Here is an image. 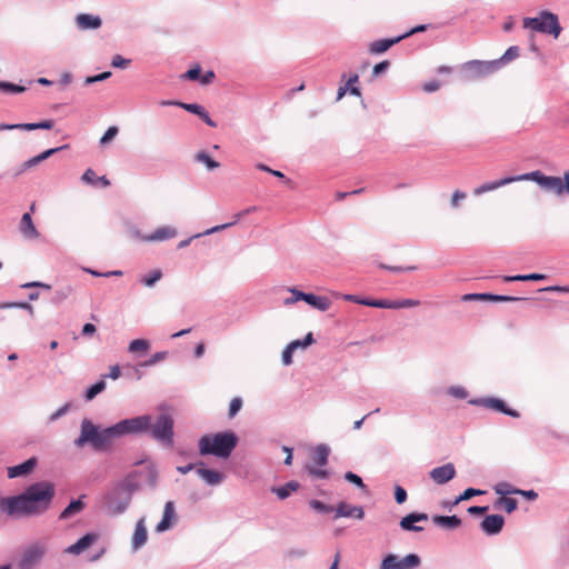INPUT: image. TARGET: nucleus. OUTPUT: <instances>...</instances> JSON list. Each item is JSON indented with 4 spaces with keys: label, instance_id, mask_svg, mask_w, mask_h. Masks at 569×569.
<instances>
[{
    "label": "nucleus",
    "instance_id": "nucleus-1",
    "mask_svg": "<svg viewBox=\"0 0 569 569\" xmlns=\"http://www.w3.org/2000/svg\"><path fill=\"white\" fill-rule=\"evenodd\" d=\"M53 496V485L41 481L31 485L19 496L2 499L0 508L13 517L36 516L49 508Z\"/></svg>",
    "mask_w": 569,
    "mask_h": 569
},
{
    "label": "nucleus",
    "instance_id": "nucleus-2",
    "mask_svg": "<svg viewBox=\"0 0 569 569\" xmlns=\"http://www.w3.org/2000/svg\"><path fill=\"white\" fill-rule=\"evenodd\" d=\"M116 438H120L116 425L99 430L89 419L81 421L80 436L74 440V445L79 448L86 443H90L96 451L108 450Z\"/></svg>",
    "mask_w": 569,
    "mask_h": 569
},
{
    "label": "nucleus",
    "instance_id": "nucleus-3",
    "mask_svg": "<svg viewBox=\"0 0 569 569\" xmlns=\"http://www.w3.org/2000/svg\"><path fill=\"white\" fill-rule=\"evenodd\" d=\"M237 443L238 438L231 431L204 435L199 440V452L201 456L213 455L226 459L231 455Z\"/></svg>",
    "mask_w": 569,
    "mask_h": 569
},
{
    "label": "nucleus",
    "instance_id": "nucleus-4",
    "mask_svg": "<svg viewBox=\"0 0 569 569\" xmlns=\"http://www.w3.org/2000/svg\"><path fill=\"white\" fill-rule=\"evenodd\" d=\"M520 181H535L543 190L562 196L565 192L569 194V170L565 171L563 178L555 176H546L540 170L519 174Z\"/></svg>",
    "mask_w": 569,
    "mask_h": 569
},
{
    "label": "nucleus",
    "instance_id": "nucleus-5",
    "mask_svg": "<svg viewBox=\"0 0 569 569\" xmlns=\"http://www.w3.org/2000/svg\"><path fill=\"white\" fill-rule=\"evenodd\" d=\"M522 27L532 31L551 34L555 39H557L562 31L557 14L550 11H541L537 17L525 18L522 20Z\"/></svg>",
    "mask_w": 569,
    "mask_h": 569
},
{
    "label": "nucleus",
    "instance_id": "nucleus-6",
    "mask_svg": "<svg viewBox=\"0 0 569 569\" xmlns=\"http://www.w3.org/2000/svg\"><path fill=\"white\" fill-rule=\"evenodd\" d=\"M148 431L156 440L171 446L173 442V419L168 413H161L154 422L151 418V427Z\"/></svg>",
    "mask_w": 569,
    "mask_h": 569
},
{
    "label": "nucleus",
    "instance_id": "nucleus-7",
    "mask_svg": "<svg viewBox=\"0 0 569 569\" xmlns=\"http://www.w3.org/2000/svg\"><path fill=\"white\" fill-rule=\"evenodd\" d=\"M151 427V416L144 415L131 419H124L116 423L119 437L130 433H141Z\"/></svg>",
    "mask_w": 569,
    "mask_h": 569
},
{
    "label": "nucleus",
    "instance_id": "nucleus-8",
    "mask_svg": "<svg viewBox=\"0 0 569 569\" xmlns=\"http://www.w3.org/2000/svg\"><path fill=\"white\" fill-rule=\"evenodd\" d=\"M420 565L421 558L416 553H409L402 558L389 553L382 559L380 569H416Z\"/></svg>",
    "mask_w": 569,
    "mask_h": 569
},
{
    "label": "nucleus",
    "instance_id": "nucleus-9",
    "mask_svg": "<svg viewBox=\"0 0 569 569\" xmlns=\"http://www.w3.org/2000/svg\"><path fill=\"white\" fill-rule=\"evenodd\" d=\"M47 552V547L44 543L36 542L29 546L23 552L21 559V567L23 569H31L36 565H38L41 559L44 557Z\"/></svg>",
    "mask_w": 569,
    "mask_h": 569
},
{
    "label": "nucleus",
    "instance_id": "nucleus-10",
    "mask_svg": "<svg viewBox=\"0 0 569 569\" xmlns=\"http://www.w3.org/2000/svg\"><path fill=\"white\" fill-rule=\"evenodd\" d=\"M429 476L437 485H443L455 478L456 469L455 466L449 462L443 466L433 468Z\"/></svg>",
    "mask_w": 569,
    "mask_h": 569
},
{
    "label": "nucleus",
    "instance_id": "nucleus-11",
    "mask_svg": "<svg viewBox=\"0 0 569 569\" xmlns=\"http://www.w3.org/2000/svg\"><path fill=\"white\" fill-rule=\"evenodd\" d=\"M476 76H486L493 72L499 67V61H479L472 60L465 64Z\"/></svg>",
    "mask_w": 569,
    "mask_h": 569
},
{
    "label": "nucleus",
    "instance_id": "nucleus-12",
    "mask_svg": "<svg viewBox=\"0 0 569 569\" xmlns=\"http://www.w3.org/2000/svg\"><path fill=\"white\" fill-rule=\"evenodd\" d=\"M177 518L173 501H167L161 521L157 525L156 531L163 532L172 527Z\"/></svg>",
    "mask_w": 569,
    "mask_h": 569
},
{
    "label": "nucleus",
    "instance_id": "nucleus-13",
    "mask_svg": "<svg viewBox=\"0 0 569 569\" xmlns=\"http://www.w3.org/2000/svg\"><path fill=\"white\" fill-rule=\"evenodd\" d=\"M505 525V519L500 515L487 516L480 523L483 532L487 535L499 533Z\"/></svg>",
    "mask_w": 569,
    "mask_h": 569
},
{
    "label": "nucleus",
    "instance_id": "nucleus-14",
    "mask_svg": "<svg viewBox=\"0 0 569 569\" xmlns=\"http://www.w3.org/2000/svg\"><path fill=\"white\" fill-rule=\"evenodd\" d=\"M427 520H428L427 513L411 512L400 520V527H401V529H403L406 531L419 532V531H422L423 528L420 526H416L415 523L419 522V521H427Z\"/></svg>",
    "mask_w": 569,
    "mask_h": 569
},
{
    "label": "nucleus",
    "instance_id": "nucleus-15",
    "mask_svg": "<svg viewBox=\"0 0 569 569\" xmlns=\"http://www.w3.org/2000/svg\"><path fill=\"white\" fill-rule=\"evenodd\" d=\"M516 181H520V179H518V176L506 177V178H502V179H499V180H496V181L486 182V183L477 187L476 189H473V194L475 196H480L482 193H486V192H489V191H493V190H496V189H498L500 187L507 186V184L516 182Z\"/></svg>",
    "mask_w": 569,
    "mask_h": 569
},
{
    "label": "nucleus",
    "instance_id": "nucleus-16",
    "mask_svg": "<svg viewBox=\"0 0 569 569\" xmlns=\"http://www.w3.org/2000/svg\"><path fill=\"white\" fill-rule=\"evenodd\" d=\"M20 232L26 239H37L39 238L40 233L37 230V228L33 224L31 213L26 212L22 214L20 224H19Z\"/></svg>",
    "mask_w": 569,
    "mask_h": 569
},
{
    "label": "nucleus",
    "instance_id": "nucleus-17",
    "mask_svg": "<svg viewBox=\"0 0 569 569\" xmlns=\"http://www.w3.org/2000/svg\"><path fill=\"white\" fill-rule=\"evenodd\" d=\"M197 475L208 485L216 486L222 482L223 475L217 470L207 469L203 463L200 462L197 467Z\"/></svg>",
    "mask_w": 569,
    "mask_h": 569
},
{
    "label": "nucleus",
    "instance_id": "nucleus-18",
    "mask_svg": "<svg viewBox=\"0 0 569 569\" xmlns=\"http://www.w3.org/2000/svg\"><path fill=\"white\" fill-rule=\"evenodd\" d=\"M97 539L98 535L87 533L82 538H80L76 543L69 546L64 551L71 555H80L81 552L87 550Z\"/></svg>",
    "mask_w": 569,
    "mask_h": 569
},
{
    "label": "nucleus",
    "instance_id": "nucleus-19",
    "mask_svg": "<svg viewBox=\"0 0 569 569\" xmlns=\"http://www.w3.org/2000/svg\"><path fill=\"white\" fill-rule=\"evenodd\" d=\"M298 298H301V300L306 301L308 305L320 311H327L331 306V302L327 297L303 292L298 293Z\"/></svg>",
    "mask_w": 569,
    "mask_h": 569
},
{
    "label": "nucleus",
    "instance_id": "nucleus-20",
    "mask_svg": "<svg viewBox=\"0 0 569 569\" xmlns=\"http://www.w3.org/2000/svg\"><path fill=\"white\" fill-rule=\"evenodd\" d=\"M365 516L362 507L351 506L346 502H340L336 508V518L340 517H352L356 519H362Z\"/></svg>",
    "mask_w": 569,
    "mask_h": 569
},
{
    "label": "nucleus",
    "instance_id": "nucleus-21",
    "mask_svg": "<svg viewBox=\"0 0 569 569\" xmlns=\"http://www.w3.org/2000/svg\"><path fill=\"white\" fill-rule=\"evenodd\" d=\"M147 539H148V532H147V528L144 525V518H141L137 521L134 532L132 535V540H131L132 548L134 550H138L147 542Z\"/></svg>",
    "mask_w": 569,
    "mask_h": 569
},
{
    "label": "nucleus",
    "instance_id": "nucleus-22",
    "mask_svg": "<svg viewBox=\"0 0 569 569\" xmlns=\"http://www.w3.org/2000/svg\"><path fill=\"white\" fill-rule=\"evenodd\" d=\"M482 403L487 408L500 411V412H502V413H505L507 416H510L512 418H519L520 417V413L517 410L508 408L506 406V403L501 399H498V398H487V399L482 400Z\"/></svg>",
    "mask_w": 569,
    "mask_h": 569
},
{
    "label": "nucleus",
    "instance_id": "nucleus-23",
    "mask_svg": "<svg viewBox=\"0 0 569 569\" xmlns=\"http://www.w3.org/2000/svg\"><path fill=\"white\" fill-rule=\"evenodd\" d=\"M177 236V230L173 227L164 226L158 228L153 233L141 237L143 241H163Z\"/></svg>",
    "mask_w": 569,
    "mask_h": 569
},
{
    "label": "nucleus",
    "instance_id": "nucleus-24",
    "mask_svg": "<svg viewBox=\"0 0 569 569\" xmlns=\"http://www.w3.org/2000/svg\"><path fill=\"white\" fill-rule=\"evenodd\" d=\"M403 39V37H396L392 39H380L371 42L369 44V52L371 54H380L386 52L389 48H391L393 44L400 42Z\"/></svg>",
    "mask_w": 569,
    "mask_h": 569
},
{
    "label": "nucleus",
    "instance_id": "nucleus-25",
    "mask_svg": "<svg viewBox=\"0 0 569 569\" xmlns=\"http://www.w3.org/2000/svg\"><path fill=\"white\" fill-rule=\"evenodd\" d=\"M36 462L37 461L34 458H30L21 465L8 468V477L12 479L16 477L28 475L36 467Z\"/></svg>",
    "mask_w": 569,
    "mask_h": 569
},
{
    "label": "nucleus",
    "instance_id": "nucleus-26",
    "mask_svg": "<svg viewBox=\"0 0 569 569\" xmlns=\"http://www.w3.org/2000/svg\"><path fill=\"white\" fill-rule=\"evenodd\" d=\"M80 29H97L101 26V20L97 16L81 13L76 19Z\"/></svg>",
    "mask_w": 569,
    "mask_h": 569
},
{
    "label": "nucleus",
    "instance_id": "nucleus-27",
    "mask_svg": "<svg viewBox=\"0 0 569 569\" xmlns=\"http://www.w3.org/2000/svg\"><path fill=\"white\" fill-rule=\"evenodd\" d=\"M432 521L445 529H456L461 525V519L457 516H435Z\"/></svg>",
    "mask_w": 569,
    "mask_h": 569
},
{
    "label": "nucleus",
    "instance_id": "nucleus-28",
    "mask_svg": "<svg viewBox=\"0 0 569 569\" xmlns=\"http://www.w3.org/2000/svg\"><path fill=\"white\" fill-rule=\"evenodd\" d=\"M329 448L326 445L317 446L311 453L312 461L319 467H325L328 463Z\"/></svg>",
    "mask_w": 569,
    "mask_h": 569
},
{
    "label": "nucleus",
    "instance_id": "nucleus-29",
    "mask_svg": "<svg viewBox=\"0 0 569 569\" xmlns=\"http://www.w3.org/2000/svg\"><path fill=\"white\" fill-rule=\"evenodd\" d=\"M502 487H507V483H499L495 487V491L498 495L505 496V495H520L526 497L529 500H535L538 497V493L535 490H521V489H513L512 491H502Z\"/></svg>",
    "mask_w": 569,
    "mask_h": 569
},
{
    "label": "nucleus",
    "instance_id": "nucleus-30",
    "mask_svg": "<svg viewBox=\"0 0 569 569\" xmlns=\"http://www.w3.org/2000/svg\"><path fill=\"white\" fill-rule=\"evenodd\" d=\"M299 487L300 485L297 481H289L282 487L272 488V492H274L279 499H286L292 492H296Z\"/></svg>",
    "mask_w": 569,
    "mask_h": 569
},
{
    "label": "nucleus",
    "instance_id": "nucleus-31",
    "mask_svg": "<svg viewBox=\"0 0 569 569\" xmlns=\"http://www.w3.org/2000/svg\"><path fill=\"white\" fill-rule=\"evenodd\" d=\"M63 148L64 147L48 149V150L43 151L42 153L29 159L23 164L24 169H29V168H32V167L39 164L41 161L48 159L50 156H52L53 153H56L57 151H59Z\"/></svg>",
    "mask_w": 569,
    "mask_h": 569
},
{
    "label": "nucleus",
    "instance_id": "nucleus-32",
    "mask_svg": "<svg viewBox=\"0 0 569 569\" xmlns=\"http://www.w3.org/2000/svg\"><path fill=\"white\" fill-rule=\"evenodd\" d=\"M84 507V503L81 499L71 501L69 506L60 513V519H68L77 513H79Z\"/></svg>",
    "mask_w": 569,
    "mask_h": 569
},
{
    "label": "nucleus",
    "instance_id": "nucleus-33",
    "mask_svg": "<svg viewBox=\"0 0 569 569\" xmlns=\"http://www.w3.org/2000/svg\"><path fill=\"white\" fill-rule=\"evenodd\" d=\"M507 495L500 497L497 501H496V508L498 509H503L506 510L508 513H511L512 511H515L518 507V502L516 499L513 498H509V497H506Z\"/></svg>",
    "mask_w": 569,
    "mask_h": 569
},
{
    "label": "nucleus",
    "instance_id": "nucleus-34",
    "mask_svg": "<svg viewBox=\"0 0 569 569\" xmlns=\"http://www.w3.org/2000/svg\"><path fill=\"white\" fill-rule=\"evenodd\" d=\"M257 211V207H250V208H247L242 211H240L239 213L236 214V220L233 222H229V223H224V224H221V226H216L209 230H207L204 232V234H210V233H213V232H217V231H220V230H223L228 227H231L233 226L241 217L246 216V214H249L251 212H254Z\"/></svg>",
    "mask_w": 569,
    "mask_h": 569
},
{
    "label": "nucleus",
    "instance_id": "nucleus-35",
    "mask_svg": "<svg viewBox=\"0 0 569 569\" xmlns=\"http://www.w3.org/2000/svg\"><path fill=\"white\" fill-rule=\"evenodd\" d=\"M363 306L373 307V308H383V309H398V300H372L363 301Z\"/></svg>",
    "mask_w": 569,
    "mask_h": 569
},
{
    "label": "nucleus",
    "instance_id": "nucleus-36",
    "mask_svg": "<svg viewBox=\"0 0 569 569\" xmlns=\"http://www.w3.org/2000/svg\"><path fill=\"white\" fill-rule=\"evenodd\" d=\"M545 279L543 274L540 273H530V274H517V276H507L503 278L505 281H538Z\"/></svg>",
    "mask_w": 569,
    "mask_h": 569
},
{
    "label": "nucleus",
    "instance_id": "nucleus-37",
    "mask_svg": "<svg viewBox=\"0 0 569 569\" xmlns=\"http://www.w3.org/2000/svg\"><path fill=\"white\" fill-rule=\"evenodd\" d=\"M150 348V343L146 339H136L129 343L128 350L130 352H147Z\"/></svg>",
    "mask_w": 569,
    "mask_h": 569
},
{
    "label": "nucleus",
    "instance_id": "nucleus-38",
    "mask_svg": "<svg viewBox=\"0 0 569 569\" xmlns=\"http://www.w3.org/2000/svg\"><path fill=\"white\" fill-rule=\"evenodd\" d=\"M299 346L300 340H295L287 346V348L282 352L283 365L289 366L292 362V353L297 348H299Z\"/></svg>",
    "mask_w": 569,
    "mask_h": 569
},
{
    "label": "nucleus",
    "instance_id": "nucleus-39",
    "mask_svg": "<svg viewBox=\"0 0 569 569\" xmlns=\"http://www.w3.org/2000/svg\"><path fill=\"white\" fill-rule=\"evenodd\" d=\"M196 160L207 166L209 170H213L219 167V163L213 160L208 153L201 151L196 154Z\"/></svg>",
    "mask_w": 569,
    "mask_h": 569
},
{
    "label": "nucleus",
    "instance_id": "nucleus-40",
    "mask_svg": "<svg viewBox=\"0 0 569 569\" xmlns=\"http://www.w3.org/2000/svg\"><path fill=\"white\" fill-rule=\"evenodd\" d=\"M104 389L106 382L103 380L98 381L87 390L86 399L88 401L92 400L98 393L102 392Z\"/></svg>",
    "mask_w": 569,
    "mask_h": 569
},
{
    "label": "nucleus",
    "instance_id": "nucleus-41",
    "mask_svg": "<svg viewBox=\"0 0 569 569\" xmlns=\"http://www.w3.org/2000/svg\"><path fill=\"white\" fill-rule=\"evenodd\" d=\"M0 90L6 93H22L26 91V88L11 82L0 81Z\"/></svg>",
    "mask_w": 569,
    "mask_h": 569
},
{
    "label": "nucleus",
    "instance_id": "nucleus-42",
    "mask_svg": "<svg viewBox=\"0 0 569 569\" xmlns=\"http://www.w3.org/2000/svg\"><path fill=\"white\" fill-rule=\"evenodd\" d=\"M53 127L52 120H44L38 123H22V130H36V129H51Z\"/></svg>",
    "mask_w": 569,
    "mask_h": 569
},
{
    "label": "nucleus",
    "instance_id": "nucleus-43",
    "mask_svg": "<svg viewBox=\"0 0 569 569\" xmlns=\"http://www.w3.org/2000/svg\"><path fill=\"white\" fill-rule=\"evenodd\" d=\"M306 470L310 476L318 479H327L329 477V472L326 469L317 468L312 465L306 466Z\"/></svg>",
    "mask_w": 569,
    "mask_h": 569
},
{
    "label": "nucleus",
    "instance_id": "nucleus-44",
    "mask_svg": "<svg viewBox=\"0 0 569 569\" xmlns=\"http://www.w3.org/2000/svg\"><path fill=\"white\" fill-rule=\"evenodd\" d=\"M519 52H520V49L519 47L517 46H511L509 47L506 52L503 53V56L501 57L499 61V63L502 61V62H509V61H512L513 59L518 58L519 57Z\"/></svg>",
    "mask_w": 569,
    "mask_h": 569
},
{
    "label": "nucleus",
    "instance_id": "nucleus-45",
    "mask_svg": "<svg viewBox=\"0 0 569 569\" xmlns=\"http://www.w3.org/2000/svg\"><path fill=\"white\" fill-rule=\"evenodd\" d=\"M242 408V399L239 397H234L229 405L228 416L229 418H233Z\"/></svg>",
    "mask_w": 569,
    "mask_h": 569
},
{
    "label": "nucleus",
    "instance_id": "nucleus-46",
    "mask_svg": "<svg viewBox=\"0 0 569 569\" xmlns=\"http://www.w3.org/2000/svg\"><path fill=\"white\" fill-rule=\"evenodd\" d=\"M119 132V129L118 127L116 126H111L107 129V131L104 132V134L101 137L100 139V143L101 144H107L109 143L111 140H113L116 138V136L118 134Z\"/></svg>",
    "mask_w": 569,
    "mask_h": 569
},
{
    "label": "nucleus",
    "instance_id": "nucleus-47",
    "mask_svg": "<svg viewBox=\"0 0 569 569\" xmlns=\"http://www.w3.org/2000/svg\"><path fill=\"white\" fill-rule=\"evenodd\" d=\"M162 277V272L160 270H153L152 272H150L148 276H146L143 279H142V282L144 283V286L147 287H151L153 286L158 280H160V278Z\"/></svg>",
    "mask_w": 569,
    "mask_h": 569
},
{
    "label": "nucleus",
    "instance_id": "nucleus-48",
    "mask_svg": "<svg viewBox=\"0 0 569 569\" xmlns=\"http://www.w3.org/2000/svg\"><path fill=\"white\" fill-rule=\"evenodd\" d=\"M167 356H168L167 351L156 352L154 355H152V357L149 360L144 361L142 363V366H144V367L154 366L156 363L164 360L167 358Z\"/></svg>",
    "mask_w": 569,
    "mask_h": 569
},
{
    "label": "nucleus",
    "instance_id": "nucleus-49",
    "mask_svg": "<svg viewBox=\"0 0 569 569\" xmlns=\"http://www.w3.org/2000/svg\"><path fill=\"white\" fill-rule=\"evenodd\" d=\"M310 507L319 512H325V513H328V512H331L333 510V507L332 506H328V505H325L323 502L319 501V500H311L309 502Z\"/></svg>",
    "mask_w": 569,
    "mask_h": 569
},
{
    "label": "nucleus",
    "instance_id": "nucleus-50",
    "mask_svg": "<svg viewBox=\"0 0 569 569\" xmlns=\"http://www.w3.org/2000/svg\"><path fill=\"white\" fill-rule=\"evenodd\" d=\"M130 62L131 61L129 59H124L120 54H116L111 60V66L113 68L126 69L129 67Z\"/></svg>",
    "mask_w": 569,
    "mask_h": 569
},
{
    "label": "nucleus",
    "instance_id": "nucleus-51",
    "mask_svg": "<svg viewBox=\"0 0 569 569\" xmlns=\"http://www.w3.org/2000/svg\"><path fill=\"white\" fill-rule=\"evenodd\" d=\"M345 479L347 481L356 485L359 488H365V483H363L362 479L358 475H356L351 471L346 472Z\"/></svg>",
    "mask_w": 569,
    "mask_h": 569
},
{
    "label": "nucleus",
    "instance_id": "nucleus-52",
    "mask_svg": "<svg viewBox=\"0 0 569 569\" xmlns=\"http://www.w3.org/2000/svg\"><path fill=\"white\" fill-rule=\"evenodd\" d=\"M81 179L83 182L88 184H96L98 177L96 176V172L92 169H87L82 174Z\"/></svg>",
    "mask_w": 569,
    "mask_h": 569
},
{
    "label": "nucleus",
    "instance_id": "nucleus-53",
    "mask_svg": "<svg viewBox=\"0 0 569 569\" xmlns=\"http://www.w3.org/2000/svg\"><path fill=\"white\" fill-rule=\"evenodd\" d=\"M357 81H358V74H353L349 78V80L346 83V87L348 88L350 93L353 96H360L359 88L353 86V83H356Z\"/></svg>",
    "mask_w": 569,
    "mask_h": 569
},
{
    "label": "nucleus",
    "instance_id": "nucleus-54",
    "mask_svg": "<svg viewBox=\"0 0 569 569\" xmlns=\"http://www.w3.org/2000/svg\"><path fill=\"white\" fill-rule=\"evenodd\" d=\"M481 493H483V492L481 490H479V489L468 488V489H466L463 491L462 495L459 496V498L457 499L456 502H459V501H462V500H468L471 497L478 496V495H481Z\"/></svg>",
    "mask_w": 569,
    "mask_h": 569
},
{
    "label": "nucleus",
    "instance_id": "nucleus-55",
    "mask_svg": "<svg viewBox=\"0 0 569 569\" xmlns=\"http://www.w3.org/2000/svg\"><path fill=\"white\" fill-rule=\"evenodd\" d=\"M201 68L199 66L194 67V68H191L190 70H188L183 76L182 78L184 79H189V80H198L200 79L201 77Z\"/></svg>",
    "mask_w": 569,
    "mask_h": 569
},
{
    "label": "nucleus",
    "instance_id": "nucleus-56",
    "mask_svg": "<svg viewBox=\"0 0 569 569\" xmlns=\"http://www.w3.org/2000/svg\"><path fill=\"white\" fill-rule=\"evenodd\" d=\"M177 106H179V107L183 108L184 110H187V111H189L191 113H194L197 116L200 113V111H202V108H203L202 106L197 104V103H183V102H181V103H177Z\"/></svg>",
    "mask_w": 569,
    "mask_h": 569
},
{
    "label": "nucleus",
    "instance_id": "nucleus-57",
    "mask_svg": "<svg viewBox=\"0 0 569 569\" xmlns=\"http://www.w3.org/2000/svg\"><path fill=\"white\" fill-rule=\"evenodd\" d=\"M395 499H396L397 503H399V505L403 503L407 500V491L402 487L396 486Z\"/></svg>",
    "mask_w": 569,
    "mask_h": 569
},
{
    "label": "nucleus",
    "instance_id": "nucleus-58",
    "mask_svg": "<svg viewBox=\"0 0 569 569\" xmlns=\"http://www.w3.org/2000/svg\"><path fill=\"white\" fill-rule=\"evenodd\" d=\"M467 194L463 191L456 190L452 196L450 203L453 208H457L459 206V202L463 199H466Z\"/></svg>",
    "mask_w": 569,
    "mask_h": 569
},
{
    "label": "nucleus",
    "instance_id": "nucleus-59",
    "mask_svg": "<svg viewBox=\"0 0 569 569\" xmlns=\"http://www.w3.org/2000/svg\"><path fill=\"white\" fill-rule=\"evenodd\" d=\"M419 305H420L419 300H413V299L398 300V309L413 308V307H418Z\"/></svg>",
    "mask_w": 569,
    "mask_h": 569
},
{
    "label": "nucleus",
    "instance_id": "nucleus-60",
    "mask_svg": "<svg viewBox=\"0 0 569 569\" xmlns=\"http://www.w3.org/2000/svg\"><path fill=\"white\" fill-rule=\"evenodd\" d=\"M110 76H111V72L106 71V72H102V73L97 74V76L88 77L86 79V83L90 84V83H94V82H98V81H102V80L108 79Z\"/></svg>",
    "mask_w": 569,
    "mask_h": 569
},
{
    "label": "nucleus",
    "instance_id": "nucleus-61",
    "mask_svg": "<svg viewBox=\"0 0 569 569\" xmlns=\"http://www.w3.org/2000/svg\"><path fill=\"white\" fill-rule=\"evenodd\" d=\"M389 67H390V62L388 60H383L373 67L372 74L379 76L380 73L386 71Z\"/></svg>",
    "mask_w": 569,
    "mask_h": 569
},
{
    "label": "nucleus",
    "instance_id": "nucleus-62",
    "mask_svg": "<svg viewBox=\"0 0 569 569\" xmlns=\"http://www.w3.org/2000/svg\"><path fill=\"white\" fill-rule=\"evenodd\" d=\"M488 293H467L461 297L462 301L487 300Z\"/></svg>",
    "mask_w": 569,
    "mask_h": 569
},
{
    "label": "nucleus",
    "instance_id": "nucleus-63",
    "mask_svg": "<svg viewBox=\"0 0 569 569\" xmlns=\"http://www.w3.org/2000/svg\"><path fill=\"white\" fill-rule=\"evenodd\" d=\"M449 393L456 398L463 399L467 397V391L461 387H452L449 389Z\"/></svg>",
    "mask_w": 569,
    "mask_h": 569
},
{
    "label": "nucleus",
    "instance_id": "nucleus-64",
    "mask_svg": "<svg viewBox=\"0 0 569 569\" xmlns=\"http://www.w3.org/2000/svg\"><path fill=\"white\" fill-rule=\"evenodd\" d=\"M423 91L426 92H435L440 88V82L437 80L429 81L423 84Z\"/></svg>",
    "mask_w": 569,
    "mask_h": 569
}]
</instances>
